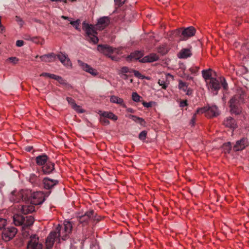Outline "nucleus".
<instances>
[{
  "label": "nucleus",
  "mask_w": 249,
  "mask_h": 249,
  "mask_svg": "<svg viewBox=\"0 0 249 249\" xmlns=\"http://www.w3.org/2000/svg\"><path fill=\"white\" fill-rule=\"evenodd\" d=\"M246 92L242 89H237L235 94L229 101L231 113L239 115L242 112L241 103L244 101Z\"/></svg>",
  "instance_id": "nucleus-1"
},
{
  "label": "nucleus",
  "mask_w": 249,
  "mask_h": 249,
  "mask_svg": "<svg viewBox=\"0 0 249 249\" xmlns=\"http://www.w3.org/2000/svg\"><path fill=\"white\" fill-rule=\"evenodd\" d=\"M13 218L14 224L17 226H21L22 229L30 227L34 222V218L32 216H24L19 214H15Z\"/></svg>",
  "instance_id": "nucleus-2"
},
{
  "label": "nucleus",
  "mask_w": 249,
  "mask_h": 249,
  "mask_svg": "<svg viewBox=\"0 0 249 249\" xmlns=\"http://www.w3.org/2000/svg\"><path fill=\"white\" fill-rule=\"evenodd\" d=\"M83 25L87 35V40L92 42L94 44H97L98 42L99 39L97 36V33L95 30V28L92 25L87 24L85 22L83 23Z\"/></svg>",
  "instance_id": "nucleus-3"
},
{
  "label": "nucleus",
  "mask_w": 249,
  "mask_h": 249,
  "mask_svg": "<svg viewBox=\"0 0 249 249\" xmlns=\"http://www.w3.org/2000/svg\"><path fill=\"white\" fill-rule=\"evenodd\" d=\"M97 50L100 53L110 58L111 60L115 61L117 60V57L114 56H112L111 54L114 53H118V49L112 48L107 45L100 44L97 46Z\"/></svg>",
  "instance_id": "nucleus-4"
},
{
  "label": "nucleus",
  "mask_w": 249,
  "mask_h": 249,
  "mask_svg": "<svg viewBox=\"0 0 249 249\" xmlns=\"http://www.w3.org/2000/svg\"><path fill=\"white\" fill-rule=\"evenodd\" d=\"M96 213L93 210H90L85 213L84 214L79 215L77 217V220L79 224L82 226L87 225L89 221L95 220Z\"/></svg>",
  "instance_id": "nucleus-5"
},
{
  "label": "nucleus",
  "mask_w": 249,
  "mask_h": 249,
  "mask_svg": "<svg viewBox=\"0 0 249 249\" xmlns=\"http://www.w3.org/2000/svg\"><path fill=\"white\" fill-rule=\"evenodd\" d=\"M45 197L46 196L42 192H34L29 196V201L34 205H38L44 201Z\"/></svg>",
  "instance_id": "nucleus-6"
},
{
  "label": "nucleus",
  "mask_w": 249,
  "mask_h": 249,
  "mask_svg": "<svg viewBox=\"0 0 249 249\" xmlns=\"http://www.w3.org/2000/svg\"><path fill=\"white\" fill-rule=\"evenodd\" d=\"M206 113L207 117H215L219 114L217 107L215 106H206L203 108L197 109L196 113Z\"/></svg>",
  "instance_id": "nucleus-7"
},
{
  "label": "nucleus",
  "mask_w": 249,
  "mask_h": 249,
  "mask_svg": "<svg viewBox=\"0 0 249 249\" xmlns=\"http://www.w3.org/2000/svg\"><path fill=\"white\" fill-rule=\"evenodd\" d=\"M17 232V229L13 227L4 228L2 232V238L5 242H7L12 239Z\"/></svg>",
  "instance_id": "nucleus-8"
},
{
  "label": "nucleus",
  "mask_w": 249,
  "mask_h": 249,
  "mask_svg": "<svg viewBox=\"0 0 249 249\" xmlns=\"http://www.w3.org/2000/svg\"><path fill=\"white\" fill-rule=\"evenodd\" d=\"M178 32L181 40H186L195 35L196 29L193 26H190L184 29L183 30L178 29Z\"/></svg>",
  "instance_id": "nucleus-9"
},
{
  "label": "nucleus",
  "mask_w": 249,
  "mask_h": 249,
  "mask_svg": "<svg viewBox=\"0 0 249 249\" xmlns=\"http://www.w3.org/2000/svg\"><path fill=\"white\" fill-rule=\"evenodd\" d=\"M38 240L39 238L36 234L32 235L27 245V249H42V245Z\"/></svg>",
  "instance_id": "nucleus-10"
},
{
  "label": "nucleus",
  "mask_w": 249,
  "mask_h": 249,
  "mask_svg": "<svg viewBox=\"0 0 249 249\" xmlns=\"http://www.w3.org/2000/svg\"><path fill=\"white\" fill-rule=\"evenodd\" d=\"M26 195V193L23 190L19 192L13 191L9 195V199L13 202H18L20 201L21 199H26V198L24 197V195Z\"/></svg>",
  "instance_id": "nucleus-11"
},
{
  "label": "nucleus",
  "mask_w": 249,
  "mask_h": 249,
  "mask_svg": "<svg viewBox=\"0 0 249 249\" xmlns=\"http://www.w3.org/2000/svg\"><path fill=\"white\" fill-rule=\"evenodd\" d=\"M77 63L80 68L86 72H87L93 76L98 75V72L97 71L88 64L83 62L80 60H78Z\"/></svg>",
  "instance_id": "nucleus-12"
},
{
  "label": "nucleus",
  "mask_w": 249,
  "mask_h": 249,
  "mask_svg": "<svg viewBox=\"0 0 249 249\" xmlns=\"http://www.w3.org/2000/svg\"><path fill=\"white\" fill-rule=\"evenodd\" d=\"M53 231L55 233L56 236H57L58 242H60V239L65 240L68 238L69 235V234H66L62 226H60V225H58L55 230Z\"/></svg>",
  "instance_id": "nucleus-13"
},
{
  "label": "nucleus",
  "mask_w": 249,
  "mask_h": 249,
  "mask_svg": "<svg viewBox=\"0 0 249 249\" xmlns=\"http://www.w3.org/2000/svg\"><path fill=\"white\" fill-rule=\"evenodd\" d=\"M53 231H51L46 239V246L47 249L52 248L54 241H58V238Z\"/></svg>",
  "instance_id": "nucleus-14"
},
{
  "label": "nucleus",
  "mask_w": 249,
  "mask_h": 249,
  "mask_svg": "<svg viewBox=\"0 0 249 249\" xmlns=\"http://www.w3.org/2000/svg\"><path fill=\"white\" fill-rule=\"evenodd\" d=\"M58 181L56 179H51L49 178H45L43 179V187L46 189H51L57 184Z\"/></svg>",
  "instance_id": "nucleus-15"
},
{
  "label": "nucleus",
  "mask_w": 249,
  "mask_h": 249,
  "mask_svg": "<svg viewBox=\"0 0 249 249\" xmlns=\"http://www.w3.org/2000/svg\"><path fill=\"white\" fill-rule=\"evenodd\" d=\"M248 145L247 139L246 138H242L241 140L237 141L235 144L233 146V150L235 151L242 150Z\"/></svg>",
  "instance_id": "nucleus-16"
},
{
  "label": "nucleus",
  "mask_w": 249,
  "mask_h": 249,
  "mask_svg": "<svg viewBox=\"0 0 249 249\" xmlns=\"http://www.w3.org/2000/svg\"><path fill=\"white\" fill-rule=\"evenodd\" d=\"M208 88L213 91H216L215 94H217V91L220 88V84L218 80L215 78H211L209 83L208 84Z\"/></svg>",
  "instance_id": "nucleus-17"
},
{
  "label": "nucleus",
  "mask_w": 249,
  "mask_h": 249,
  "mask_svg": "<svg viewBox=\"0 0 249 249\" xmlns=\"http://www.w3.org/2000/svg\"><path fill=\"white\" fill-rule=\"evenodd\" d=\"M109 23V18L107 17H103L99 18L96 25V28L103 30Z\"/></svg>",
  "instance_id": "nucleus-18"
},
{
  "label": "nucleus",
  "mask_w": 249,
  "mask_h": 249,
  "mask_svg": "<svg viewBox=\"0 0 249 249\" xmlns=\"http://www.w3.org/2000/svg\"><path fill=\"white\" fill-rule=\"evenodd\" d=\"M57 56L65 66L67 67H71V62L67 54L61 53L60 54H58Z\"/></svg>",
  "instance_id": "nucleus-19"
},
{
  "label": "nucleus",
  "mask_w": 249,
  "mask_h": 249,
  "mask_svg": "<svg viewBox=\"0 0 249 249\" xmlns=\"http://www.w3.org/2000/svg\"><path fill=\"white\" fill-rule=\"evenodd\" d=\"M192 55L191 49L183 48L178 53L177 56L180 59H186Z\"/></svg>",
  "instance_id": "nucleus-20"
},
{
  "label": "nucleus",
  "mask_w": 249,
  "mask_h": 249,
  "mask_svg": "<svg viewBox=\"0 0 249 249\" xmlns=\"http://www.w3.org/2000/svg\"><path fill=\"white\" fill-rule=\"evenodd\" d=\"M54 170V164L52 162H46L42 167V171L44 174H49Z\"/></svg>",
  "instance_id": "nucleus-21"
},
{
  "label": "nucleus",
  "mask_w": 249,
  "mask_h": 249,
  "mask_svg": "<svg viewBox=\"0 0 249 249\" xmlns=\"http://www.w3.org/2000/svg\"><path fill=\"white\" fill-rule=\"evenodd\" d=\"M20 210L23 214H26L32 213L35 209L34 205L26 202L21 206Z\"/></svg>",
  "instance_id": "nucleus-22"
},
{
  "label": "nucleus",
  "mask_w": 249,
  "mask_h": 249,
  "mask_svg": "<svg viewBox=\"0 0 249 249\" xmlns=\"http://www.w3.org/2000/svg\"><path fill=\"white\" fill-rule=\"evenodd\" d=\"M159 58V56L156 53H150L149 55L144 56L140 60L142 63L153 62L157 61Z\"/></svg>",
  "instance_id": "nucleus-23"
},
{
  "label": "nucleus",
  "mask_w": 249,
  "mask_h": 249,
  "mask_svg": "<svg viewBox=\"0 0 249 249\" xmlns=\"http://www.w3.org/2000/svg\"><path fill=\"white\" fill-rule=\"evenodd\" d=\"M224 124L228 127L234 129L236 127V123L234 119L231 117H228L226 118L224 121Z\"/></svg>",
  "instance_id": "nucleus-24"
},
{
  "label": "nucleus",
  "mask_w": 249,
  "mask_h": 249,
  "mask_svg": "<svg viewBox=\"0 0 249 249\" xmlns=\"http://www.w3.org/2000/svg\"><path fill=\"white\" fill-rule=\"evenodd\" d=\"M99 114L102 117H105V118H108V119H110L113 121H116L118 119L117 116H116L115 114H114L111 112L100 111L99 112Z\"/></svg>",
  "instance_id": "nucleus-25"
},
{
  "label": "nucleus",
  "mask_w": 249,
  "mask_h": 249,
  "mask_svg": "<svg viewBox=\"0 0 249 249\" xmlns=\"http://www.w3.org/2000/svg\"><path fill=\"white\" fill-rule=\"evenodd\" d=\"M48 161V157L46 155H42L36 157V163L39 165L43 166Z\"/></svg>",
  "instance_id": "nucleus-26"
},
{
  "label": "nucleus",
  "mask_w": 249,
  "mask_h": 249,
  "mask_svg": "<svg viewBox=\"0 0 249 249\" xmlns=\"http://www.w3.org/2000/svg\"><path fill=\"white\" fill-rule=\"evenodd\" d=\"M72 222L69 220H65L63 223V228L66 234H70L72 229Z\"/></svg>",
  "instance_id": "nucleus-27"
},
{
  "label": "nucleus",
  "mask_w": 249,
  "mask_h": 249,
  "mask_svg": "<svg viewBox=\"0 0 249 249\" xmlns=\"http://www.w3.org/2000/svg\"><path fill=\"white\" fill-rule=\"evenodd\" d=\"M143 55V53L141 51H136L131 53L127 57V59L131 60L132 59L135 60H140L141 58Z\"/></svg>",
  "instance_id": "nucleus-28"
},
{
  "label": "nucleus",
  "mask_w": 249,
  "mask_h": 249,
  "mask_svg": "<svg viewBox=\"0 0 249 249\" xmlns=\"http://www.w3.org/2000/svg\"><path fill=\"white\" fill-rule=\"evenodd\" d=\"M55 57V56L53 53L45 54L40 56V58L41 61L48 62L53 61Z\"/></svg>",
  "instance_id": "nucleus-29"
},
{
  "label": "nucleus",
  "mask_w": 249,
  "mask_h": 249,
  "mask_svg": "<svg viewBox=\"0 0 249 249\" xmlns=\"http://www.w3.org/2000/svg\"><path fill=\"white\" fill-rule=\"evenodd\" d=\"M178 88L182 90L184 92L187 91V95H190L192 93V91L191 90L188 89L187 85L186 83L181 81H180L179 82Z\"/></svg>",
  "instance_id": "nucleus-30"
},
{
  "label": "nucleus",
  "mask_w": 249,
  "mask_h": 249,
  "mask_svg": "<svg viewBox=\"0 0 249 249\" xmlns=\"http://www.w3.org/2000/svg\"><path fill=\"white\" fill-rule=\"evenodd\" d=\"M212 70L211 69L203 70L202 71V76L206 80V81H207L208 80H210V81H211V78H212Z\"/></svg>",
  "instance_id": "nucleus-31"
},
{
  "label": "nucleus",
  "mask_w": 249,
  "mask_h": 249,
  "mask_svg": "<svg viewBox=\"0 0 249 249\" xmlns=\"http://www.w3.org/2000/svg\"><path fill=\"white\" fill-rule=\"evenodd\" d=\"M110 101L111 103L124 105V100L122 98H119L116 96L112 95L110 97Z\"/></svg>",
  "instance_id": "nucleus-32"
},
{
  "label": "nucleus",
  "mask_w": 249,
  "mask_h": 249,
  "mask_svg": "<svg viewBox=\"0 0 249 249\" xmlns=\"http://www.w3.org/2000/svg\"><path fill=\"white\" fill-rule=\"evenodd\" d=\"M129 117L133 121L139 123L141 125H142L145 123L144 120L142 118L137 117L136 116L130 115Z\"/></svg>",
  "instance_id": "nucleus-33"
},
{
  "label": "nucleus",
  "mask_w": 249,
  "mask_h": 249,
  "mask_svg": "<svg viewBox=\"0 0 249 249\" xmlns=\"http://www.w3.org/2000/svg\"><path fill=\"white\" fill-rule=\"evenodd\" d=\"M22 234L24 238H29L30 239V236L32 235H31L30 230L28 228L22 229Z\"/></svg>",
  "instance_id": "nucleus-34"
},
{
  "label": "nucleus",
  "mask_w": 249,
  "mask_h": 249,
  "mask_svg": "<svg viewBox=\"0 0 249 249\" xmlns=\"http://www.w3.org/2000/svg\"><path fill=\"white\" fill-rule=\"evenodd\" d=\"M231 145L230 142H228L223 144L222 149L225 153H229L231 150Z\"/></svg>",
  "instance_id": "nucleus-35"
},
{
  "label": "nucleus",
  "mask_w": 249,
  "mask_h": 249,
  "mask_svg": "<svg viewBox=\"0 0 249 249\" xmlns=\"http://www.w3.org/2000/svg\"><path fill=\"white\" fill-rule=\"evenodd\" d=\"M80 23V20L77 19L75 21L70 20V24L72 25L75 29L79 30V25Z\"/></svg>",
  "instance_id": "nucleus-36"
},
{
  "label": "nucleus",
  "mask_w": 249,
  "mask_h": 249,
  "mask_svg": "<svg viewBox=\"0 0 249 249\" xmlns=\"http://www.w3.org/2000/svg\"><path fill=\"white\" fill-rule=\"evenodd\" d=\"M54 79L57 80L60 84L62 85H66L67 82L62 77L55 75Z\"/></svg>",
  "instance_id": "nucleus-37"
},
{
  "label": "nucleus",
  "mask_w": 249,
  "mask_h": 249,
  "mask_svg": "<svg viewBox=\"0 0 249 249\" xmlns=\"http://www.w3.org/2000/svg\"><path fill=\"white\" fill-rule=\"evenodd\" d=\"M132 98L134 101L136 102H138L140 100L141 96L135 92L132 93Z\"/></svg>",
  "instance_id": "nucleus-38"
},
{
  "label": "nucleus",
  "mask_w": 249,
  "mask_h": 249,
  "mask_svg": "<svg viewBox=\"0 0 249 249\" xmlns=\"http://www.w3.org/2000/svg\"><path fill=\"white\" fill-rule=\"evenodd\" d=\"M133 72L134 73V75L136 77L139 78V79H143L145 78V77L142 75L139 71L136 70H133Z\"/></svg>",
  "instance_id": "nucleus-39"
},
{
  "label": "nucleus",
  "mask_w": 249,
  "mask_h": 249,
  "mask_svg": "<svg viewBox=\"0 0 249 249\" xmlns=\"http://www.w3.org/2000/svg\"><path fill=\"white\" fill-rule=\"evenodd\" d=\"M221 85L224 89H227L228 88V84L226 82L225 79L223 77L221 78Z\"/></svg>",
  "instance_id": "nucleus-40"
},
{
  "label": "nucleus",
  "mask_w": 249,
  "mask_h": 249,
  "mask_svg": "<svg viewBox=\"0 0 249 249\" xmlns=\"http://www.w3.org/2000/svg\"><path fill=\"white\" fill-rule=\"evenodd\" d=\"M100 121L104 125H108L109 124V122L107 118L102 116L100 118Z\"/></svg>",
  "instance_id": "nucleus-41"
},
{
  "label": "nucleus",
  "mask_w": 249,
  "mask_h": 249,
  "mask_svg": "<svg viewBox=\"0 0 249 249\" xmlns=\"http://www.w3.org/2000/svg\"><path fill=\"white\" fill-rule=\"evenodd\" d=\"M68 103L71 105V107H72L73 106L76 107V104L75 103L74 100L71 97H67L66 98Z\"/></svg>",
  "instance_id": "nucleus-42"
},
{
  "label": "nucleus",
  "mask_w": 249,
  "mask_h": 249,
  "mask_svg": "<svg viewBox=\"0 0 249 249\" xmlns=\"http://www.w3.org/2000/svg\"><path fill=\"white\" fill-rule=\"evenodd\" d=\"M158 84L162 86V88L164 89H166L168 86V84L165 82L164 80H159Z\"/></svg>",
  "instance_id": "nucleus-43"
},
{
  "label": "nucleus",
  "mask_w": 249,
  "mask_h": 249,
  "mask_svg": "<svg viewBox=\"0 0 249 249\" xmlns=\"http://www.w3.org/2000/svg\"><path fill=\"white\" fill-rule=\"evenodd\" d=\"M15 18H16V21L18 23V24L21 27H22L24 23V22L23 21L22 19L21 18H20L19 17H18V16H16Z\"/></svg>",
  "instance_id": "nucleus-44"
},
{
  "label": "nucleus",
  "mask_w": 249,
  "mask_h": 249,
  "mask_svg": "<svg viewBox=\"0 0 249 249\" xmlns=\"http://www.w3.org/2000/svg\"><path fill=\"white\" fill-rule=\"evenodd\" d=\"M55 74H51V73H47V72H43L40 74L41 76H47V77H48L49 78H52L53 79L55 77Z\"/></svg>",
  "instance_id": "nucleus-45"
},
{
  "label": "nucleus",
  "mask_w": 249,
  "mask_h": 249,
  "mask_svg": "<svg viewBox=\"0 0 249 249\" xmlns=\"http://www.w3.org/2000/svg\"><path fill=\"white\" fill-rule=\"evenodd\" d=\"M116 5L120 7L123 5L125 2L126 0H114Z\"/></svg>",
  "instance_id": "nucleus-46"
},
{
  "label": "nucleus",
  "mask_w": 249,
  "mask_h": 249,
  "mask_svg": "<svg viewBox=\"0 0 249 249\" xmlns=\"http://www.w3.org/2000/svg\"><path fill=\"white\" fill-rule=\"evenodd\" d=\"M146 136V132L145 131H142L139 135V138L140 140H143L145 139Z\"/></svg>",
  "instance_id": "nucleus-47"
},
{
  "label": "nucleus",
  "mask_w": 249,
  "mask_h": 249,
  "mask_svg": "<svg viewBox=\"0 0 249 249\" xmlns=\"http://www.w3.org/2000/svg\"><path fill=\"white\" fill-rule=\"evenodd\" d=\"M6 220L3 218H0V230L2 229L6 225Z\"/></svg>",
  "instance_id": "nucleus-48"
},
{
  "label": "nucleus",
  "mask_w": 249,
  "mask_h": 249,
  "mask_svg": "<svg viewBox=\"0 0 249 249\" xmlns=\"http://www.w3.org/2000/svg\"><path fill=\"white\" fill-rule=\"evenodd\" d=\"M72 108L78 113L84 112V110L82 109L79 106L76 105V107L73 106Z\"/></svg>",
  "instance_id": "nucleus-49"
},
{
  "label": "nucleus",
  "mask_w": 249,
  "mask_h": 249,
  "mask_svg": "<svg viewBox=\"0 0 249 249\" xmlns=\"http://www.w3.org/2000/svg\"><path fill=\"white\" fill-rule=\"evenodd\" d=\"M7 60H8L10 61H11L14 64H16L18 62V58H17L16 57H9V58H8V59Z\"/></svg>",
  "instance_id": "nucleus-50"
},
{
  "label": "nucleus",
  "mask_w": 249,
  "mask_h": 249,
  "mask_svg": "<svg viewBox=\"0 0 249 249\" xmlns=\"http://www.w3.org/2000/svg\"><path fill=\"white\" fill-rule=\"evenodd\" d=\"M30 181L33 182L34 181H36L37 179V176L36 175L32 174L30 176Z\"/></svg>",
  "instance_id": "nucleus-51"
},
{
  "label": "nucleus",
  "mask_w": 249,
  "mask_h": 249,
  "mask_svg": "<svg viewBox=\"0 0 249 249\" xmlns=\"http://www.w3.org/2000/svg\"><path fill=\"white\" fill-rule=\"evenodd\" d=\"M152 103H153L152 102H143L142 105L145 107H149L152 106Z\"/></svg>",
  "instance_id": "nucleus-52"
},
{
  "label": "nucleus",
  "mask_w": 249,
  "mask_h": 249,
  "mask_svg": "<svg viewBox=\"0 0 249 249\" xmlns=\"http://www.w3.org/2000/svg\"><path fill=\"white\" fill-rule=\"evenodd\" d=\"M24 45V41L21 40H18L16 41V46L18 47H22Z\"/></svg>",
  "instance_id": "nucleus-53"
},
{
  "label": "nucleus",
  "mask_w": 249,
  "mask_h": 249,
  "mask_svg": "<svg viewBox=\"0 0 249 249\" xmlns=\"http://www.w3.org/2000/svg\"><path fill=\"white\" fill-rule=\"evenodd\" d=\"M121 71L122 73H127L129 71V69L127 67H123L121 68Z\"/></svg>",
  "instance_id": "nucleus-54"
},
{
  "label": "nucleus",
  "mask_w": 249,
  "mask_h": 249,
  "mask_svg": "<svg viewBox=\"0 0 249 249\" xmlns=\"http://www.w3.org/2000/svg\"><path fill=\"white\" fill-rule=\"evenodd\" d=\"M76 243H77L76 242H74V241H73V242H71V243L70 249H77V246L75 245Z\"/></svg>",
  "instance_id": "nucleus-55"
},
{
  "label": "nucleus",
  "mask_w": 249,
  "mask_h": 249,
  "mask_svg": "<svg viewBox=\"0 0 249 249\" xmlns=\"http://www.w3.org/2000/svg\"><path fill=\"white\" fill-rule=\"evenodd\" d=\"M196 113L194 114V115L192 117V118L190 121V124L192 125V126L194 125L195 123V120H196Z\"/></svg>",
  "instance_id": "nucleus-56"
},
{
  "label": "nucleus",
  "mask_w": 249,
  "mask_h": 249,
  "mask_svg": "<svg viewBox=\"0 0 249 249\" xmlns=\"http://www.w3.org/2000/svg\"><path fill=\"white\" fill-rule=\"evenodd\" d=\"M186 105H187V103H186V101H181L180 103V107H184L186 106Z\"/></svg>",
  "instance_id": "nucleus-57"
},
{
  "label": "nucleus",
  "mask_w": 249,
  "mask_h": 249,
  "mask_svg": "<svg viewBox=\"0 0 249 249\" xmlns=\"http://www.w3.org/2000/svg\"><path fill=\"white\" fill-rule=\"evenodd\" d=\"M26 39L27 40H32L34 42H36V37H33V38H31V37L29 36L27 38H26Z\"/></svg>",
  "instance_id": "nucleus-58"
},
{
  "label": "nucleus",
  "mask_w": 249,
  "mask_h": 249,
  "mask_svg": "<svg viewBox=\"0 0 249 249\" xmlns=\"http://www.w3.org/2000/svg\"><path fill=\"white\" fill-rule=\"evenodd\" d=\"M50 0L52 1H53V2L63 1L65 3H67V1H68V0Z\"/></svg>",
  "instance_id": "nucleus-59"
},
{
  "label": "nucleus",
  "mask_w": 249,
  "mask_h": 249,
  "mask_svg": "<svg viewBox=\"0 0 249 249\" xmlns=\"http://www.w3.org/2000/svg\"><path fill=\"white\" fill-rule=\"evenodd\" d=\"M61 18L63 19H68L70 21V20H71V19L70 18L65 16H62Z\"/></svg>",
  "instance_id": "nucleus-60"
},
{
  "label": "nucleus",
  "mask_w": 249,
  "mask_h": 249,
  "mask_svg": "<svg viewBox=\"0 0 249 249\" xmlns=\"http://www.w3.org/2000/svg\"><path fill=\"white\" fill-rule=\"evenodd\" d=\"M122 77L124 79H126L128 78V75L126 74H123L122 76Z\"/></svg>",
  "instance_id": "nucleus-61"
},
{
  "label": "nucleus",
  "mask_w": 249,
  "mask_h": 249,
  "mask_svg": "<svg viewBox=\"0 0 249 249\" xmlns=\"http://www.w3.org/2000/svg\"><path fill=\"white\" fill-rule=\"evenodd\" d=\"M4 30V27L1 24L0 25V31L2 32Z\"/></svg>",
  "instance_id": "nucleus-62"
},
{
  "label": "nucleus",
  "mask_w": 249,
  "mask_h": 249,
  "mask_svg": "<svg viewBox=\"0 0 249 249\" xmlns=\"http://www.w3.org/2000/svg\"><path fill=\"white\" fill-rule=\"evenodd\" d=\"M128 111L130 112H133V110L132 108H129L127 109Z\"/></svg>",
  "instance_id": "nucleus-63"
},
{
  "label": "nucleus",
  "mask_w": 249,
  "mask_h": 249,
  "mask_svg": "<svg viewBox=\"0 0 249 249\" xmlns=\"http://www.w3.org/2000/svg\"><path fill=\"white\" fill-rule=\"evenodd\" d=\"M31 149H32V147H30L26 148V150L28 151H30Z\"/></svg>",
  "instance_id": "nucleus-64"
}]
</instances>
